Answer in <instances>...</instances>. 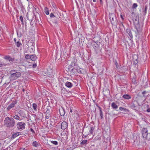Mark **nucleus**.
I'll use <instances>...</instances> for the list:
<instances>
[{"mask_svg":"<svg viewBox=\"0 0 150 150\" xmlns=\"http://www.w3.org/2000/svg\"><path fill=\"white\" fill-rule=\"evenodd\" d=\"M5 126L7 127H13L15 126V121L13 118L9 117H6L4 121Z\"/></svg>","mask_w":150,"mask_h":150,"instance_id":"obj_1","label":"nucleus"},{"mask_svg":"<svg viewBox=\"0 0 150 150\" xmlns=\"http://www.w3.org/2000/svg\"><path fill=\"white\" fill-rule=\"evenodd\" d=\"M10 74L9 78L11 81L17 79L21 75V73L16 70H11L10 72Z\"/></svg>","mask_w":150,"mask_h":150,"instance_id":"obj_2","label":"nucleus"},{"mask_svg":"<svg viewBox=\"0 0 150 150\" xmlns=\"http://www.w3.org/2000/svg\"><path fill=\"white\" fill-rule=\"evenodd\" d=\"M110 19L111 24L115 26L117 25V21L115 15L114 14H111L110 16Z\"/></svg>","mask_w":150,"mask_h":150,"instance_id":"obj_3","label":"nucleus"},{"mask_svg":"<svg viewBox=\"0 0 150 150\" xmlns=\"http://www.w3.org/2000/svg\"><path fill=\"white\" fill-rule=\"evenodd\" d=\"M76 62H71L70 65L68 67V70L71 73L74 74H75L76 71L74 69L75 66H76Z\"/></svg>","mask_w":150,"mask_h":150,"instance_id":"obj_4","label":"nucleus"},{"mask_svg":"<svg viewBox=\"0 0 150 150\" xmlns=\"http://www.w3.org/2000/svg\"><path fill=\"white\" fill-rule=\"evenodd\" d=\"M134 25L135 26V28L137 30V31L135 32L136 34V36H137V35H138L139 34L141 33L142 31V27L141 26L139 22L135 23L134 22Z\"/></svg>","mask_w":150,"mask_h":150,"instance_id":"obj_5","label":"nucleus"},{"mask_svg":"<svg viewBox=\"0 0 150 150\" xmlns=\"http://www.w3.org/2000/svg\"><path fill=\"white\" fill-rule=\"evenodd\" d=\"M25 123L23 122H19L16 125V126L18 129L21 130H22L25 129Z\"/></svg>","mask_w":150,"mask_h":150,"instance_id":"obj_6","label":"nucleus"},{"mask_svg":"<svg viewBox=\"0 0 150 150\" xmlns=\"http://www.w3.org/2000/svg\"><path fill=\"white\" fill-rule=\"evenodd\" d=\"M141 131L143 138L145 139H146L148 134L147 129L146 128H143Z\"/></svg>","mask_w":150,"mask_h":150,"instance_id":"obj_7","label":"nucleus"},{"mask_svg":"<svg viewBox=\"0 0 150 150\" xmlns=\"http://www.w3.org/2000/svg\"><path fill=\"white\" fill-rule=\"evenodd\" d=\"M17 100H13L12 103L10 104L7 108L6 110L7 111H9L11 108L14 107L15 105L17 103Z\"/></svg>","mask_w":150,"mask_h":150,"instance_id":"obj_8","label":"nucleus"},{"mask_svg":"<svg viewBox=\"0 0 150 150\" xmlns=\"http://www.w3.org/2000/svg\"><path fill=\"white\" fill-rule=\"evenodd\" d=\"M50 108H47L45 112V118L47 119H48L51 117V115L52 111L50 110Z\"/></svg>","mask_w":150,"mask_h":150,"instance_id":"obj_9","label":"nucleus"},{"mask_svg":"<svg viewBox=\"0 0 150 150\" xmlns=\"http://www.w3.org/2000/svg\"><path fill=\"white\" fill-rule=\"evenodd\" d=\"M3 58L4 59L8 61L11 64H12L15 60V58H12L9 55L5 56Z\"/></svg>","mask_w":150,"mask_h":150,"instance_id":"obj_10","label":"nucleus"},{"mask_svg":"<svg viewBox=\"0 0 150 150\" xmlns=\"http://www.w3.org/2000/svg\"><path fill=\"white\" fill-rule=\"evenodd\" d=\"M132 15L134 17L133 18L134 23V22H139V16L138 15L133 13H132Z\"/></svg>","mask_w":150,"mask_h":150,"instance_id":"obj_11","label":"nucleus"},{"mask_svg":"<svg viewBox=\"0 0 150 150\" xmlns=\"http://www.w3.org/2000/svg\"><path fill=\"white\" fill-rule=\"evenodd\" d=\"M68 126V124L65 121L63 122L61 124V128L62 129L64 130L67 128Z\"/></svg>","mask_w":150,"mask_h":150,"instance_id":"obj_12","label":"nucleus"},{"mask_svg":"<svg viewBox=\"0 0 150 150\" xmlns=\"http://www.w3.org/2000/svg\"><path fill=\"white\" fill-rule=\"evenodd\" d=\"M75 70H76V71L79 73L84 74L85 71L84 70L82 69H80L79 67H76Z\"/></svg>","mask_w":150,"mask_h":150,"instance_id":"obj_13","label":"nucleus"},{"mask_svg":"<svg viewBox=\"0 0 150 150\" xmlns=\"http://www.w3.org/2000/svg\"><path fill=\"white\" fill-rule=\"evenodd\" d=\"M129 105L130 107L131 108L138 111L137 109V108H138L137 106L135 105V104L134 103H130Z\"/></svg>","mask_w":150,"mask_h":150,"instance_id":"obj_14","label":"nucleus"},{"mask_svg":"<svg viewBox=\"0 0 150 150\" xmlns=\"http://www.w3.org/2000/svg\"><path fill=\"white\" fill-rule=\"evenodd\" d=\"M126 32L127 33L131 39L133 38V35L130 29L129 28H127L126 29Z\"/></svg>","mask_w":150,"mask_h":150,"instance_id":"obj_15","label":"nucleus"},{"mask_svg":"<svg viewBox=\"0 0 150 150\" xmlns=\"http://www.w3.org/2000/svg\"><path fill=\"white\" fill-rule=\"evenodd\" d=\"M96 106L98 107L99 111H100V118L102 119L103 118V112L102 110V109L97 104L96 105Z\"/></svg>","mask_w":150,"mask_h":150,"instance_id":"obj_16","label":"nucleus"},{"mask_svg":"<svg viewBox=\"0 0 150 150\" xmlns=\"http://www.w3.org/2000/svg\"><path fill=\"white\" fill-rule=\"evenodd\" d=\"M60 115L61 116H64L65 114V111L63 108H62L59 110Z\"/></svg>","mask_w":150,"mask_h":150,"instance_id":"obj_17","label":"nucleus"},{"mask_svg":"<svg viewBox=\"0 0 150 150\" xmlns=\"http://www.w3.org/2000/svg\"><path fill=\"white\" fill-rule=\"evenodd\" d=\"M65 86H67V87L69 88H71L73 85L72 83L70 82L67 81L65 83Z\"/></svg>","mask_w":150,"mask_h":150,"instance_id":"obj_18","label":"nucleus"},{"mask_svg":"<svg viewBox=\"0 0 150 150\" xmlns=\"http://www.w3.org/2000/svg\"><path fill=\"white\" fill-rule=\"evenodd\" d=\"M50 17L52 18H56V19H59V18H60V16H59V17L57 16L56 13L55 14V15L53 14V13H51L50 14Z\"/></svg>","mask_w":150,"mask_h":150,"instance_id":"obj_19","label":"nucleus"},{"mask_svg":"<svg viewBox=\"0 0 150 150\" xmlns=\"http://www.w3.org/2000/svg\"><path fill=\"white\" fill-rule=\"evenodd\" d=\"M111 106L113 109H117L118 108L117 105L114 102H113L112 103Z\"/></svg>","mask_w":150,"mask_h":150,"instance_id":"obj_20","label":"nucleus"},{"mask_svg":"<svg viewBox=\"0 0 150 150\" xmlns=\"http://www.w3.org/2000/svg\"><path fill=\"white\" fill-rule=\"evenodd\" d=\"M122 97L126 99H129L131 98V96L128 94L124 95L122 96Z\"/></svg>","mask_w":150,"mask_h":150,"instance_id":"obj_21","label":"nucleus"},{"mask_svg":"<svg viewBox=\"0 0 150 150\" xmlns=\"http://www.w3.org/2000/svg\"><path fill=\"white\" fill-rule=\"evenodd\" d=\"M37 59V57L35 54L30 55V59L33 61H35Z\"/></svg>","mask_w":150,"mask_h":150,"instance_id":"obj_22","label":"nucleus"},{"mask_svg":"<svg viewBox=\"0 0 150 150\" xmlns=\"http://www.w3.org/2000/svg\"><path fill=\"white\" fill-rule=\"evenodd\" d=\"M40 144V142L37 141L34 142L32 143L33 146L35 147H37Z\"/></svg>","mask_w":150,"mask_h":150,"instance_id":"obj_23","label":"nucleus"},{"mask_svg":"<svg viewBox=\"0 0 150 150\" xmlns=\"http://www.w3.org/2000/svg\"><path fill=\"white\" fill-rule=\"evenodd\" d=\"M93 42H94L95 44H93V47L95 49L96 47H97L98 46V45L99 44L100 42L98 41H96V42L95 41H94Z\"/></svg>","mask_w":150,"mask_h":150,"instance_id":"obj_24","label":"nucleus"},{"mask_svg":"<svg viewBox=\"0 0 150 150\" xmlns=\"http://www.w3.org/2000/svg\"><path fill=\"white\" fill-rule=\"evenodd\" d=\"M19 135V134L18 132H16L13 134L11 136V139H13L14 138H16Z\"/></svg>","mask_w":150,"mask_h":150,"instance_id":"obj_25","label":"nucleus"},{"mask_svg":"<svg viewBox=\"0 0 150 150\" xmlns=\"http://www.w3.org/2000/svg\"><path fill=\"white\" fill-rule=\"evenodd\" d=\"M119 110L121 111H123L125 112L129 111V110L128 109H127L125 108H122V107H120Z\"/></svg>","mask_w":150,"mask_h":150,"instance_id":"obj_26","label":"nucleus"},{"mask_svg":"<svg viewBox=\"0 0 150 150\" xmlns=\"http://www.w3.org/2000/svg\"><path fill=\"white\" fill-rule=\"evenodd\" d=\"M13 117L18 120H21V119L20 117H19L18 115H15Z\"/></svg>","mask_w":150,"mask_h":150,"instance_id":"obj_27","label":"nucleus"},{"mask_svg":"<svg viewBox=\"0 0 150 150\" xmlns=\"http://www.w3.org/2000/svg\"><path fill=\"white\" fill-rule=\"evenodd\" d=\"M44 12L46 15H49V14L48 9L47 7L45 8Z\"/></svg>","mask_w":150,"mask_h":150,"instance_id":"obj_28","label":"nucleus"},{"mask_svg":"<svg viewBox=\"0 0 150 150\" xmlns=\"http://www.w3.org/2000/svg\"><path fill=\"white\" fill-rule=\"evenodd\" d=\"M94 129V128L93 127H91L90 130H89V132L90 133L92 134H93V132Z\"/></svg>","mask_w":150,"mask_h":150,"instance_id":"obj_29","label":"nucleus"},{"mask_svg":"<svg viewBox=\"0 0 150 150\" xmlns=\"http://www.w3.org/2000/svg\"><path fill=\"white\" fill-rule=\"evenodd\" d=\"M87 141H88L87 140H83L81 142V144L82 145L86 144H87Z\"/></svg>","mask_w":150,"mask_h":150,"instance_id":"obj_30","label":"nucleus"},{"mask_svg":"<svg viewBox=\"0 0 150 150\" xmlns=\"http://www.w3.org/2000/svg\"><path fill=\"white\" fill-rule=\"evenodd\" d=\"M51 142L52 144L55 145H57L58 144V142L56 141H51Z\"/></svg>","mask_w":150,"mask_h":150,"instance_id":"obj_31","label":"nucleus"},{"mask_svg":"<svg viewBox=\"0 0 150 150\" xmlns=\"http://www.w3.org/2000/svg\"><path fill=\"white\" fill-rule=\"evenodd\" d=\"M37 105L35 103H34L33 104V109L34 110H35L36 111L37 110V109H37Z\"/></svg>","mask_w":150,"mask_h":150,"instance_id":"obj_32","label":"nucleus"},{"mask_svg":"<svg viewBox=\"0 0 150 150\" xmlns=\"http://www.w3.org/2000/svg\"><path fill=\"white\" fill-rule=\"evenodd\" d=\"M20 19L21 22V23L23 25H24L23 18L22 16H21L20 17Z\"/></svg>","mask_w":150,"mask_h":150,"instance_id":"obj_33","label":"nucleus"},{"mask_svg":"<svg viewBox=\"0 0 150 150\" xmlns=\"http://www.w3.org/2000/svg\"><path fill=\"white\" fill-rule=\"evenodd\" d=\"M134 63L135 65L138 62V61L137 59H133Z\"/></svg>","mask_w":150,"mask_h":150,"instance_id":"obj_34","label":"nucleus"},{"mask_svg":"<svg viewBox=\"0 0 150 150\" xmlns=\"http://www.w3.org/2000/svg\"><path fill=\"white\" fill-rule=\"evenodd\" d=\"M6 65V64L5 63L0 62V67H4Z\"/></svg>","mask_w":150,"mask_h":150,"instance_id":"obj_35","label":"nucleus"},{"mask_svg":"<svg viewBox=\"0 0 150 150\" xmlns=\"http://www.w3.org/2000/svg\"><path fill=\"white\" fill-rule=\"evenodd\" d=\"M16 44L17 47H19L21 45V43L19 41H18L17 42H16Z\"/></svg>","mask_w":150,"mask_h":150,"instance_id":"obj_36","label":"nucleus"},{"mask_svg":"<svg viewBox=\"0 0 150 150\" xmlns=\"http://www.w3.org/2000/svg\"><path fill=\"white\" fill-rule=\"evenodd\" d=\"M147 7L146 6H145V7L144 8V10H143V11H144V14H146V13L147 11Z\"/></svg>","mask_w":150,"mask_h":150,"instance_id":"obj_37","label":"nucleus"},{"mask_svg":"<svg viewBox=\"0 0 150 150\" xmlns=\"http://www.w3.org/2000/svg\"><path fill=\"white\" fill-rule=\"evenodd\" d=\"M132 82L134 84H136L137 83L136 80L135 79V78H133L132 79Z\"/></svg>","mask_w":150,"mask_h":150,"instance_id":"obj_38","label":"nucleus"},{"mask_svg":"<svg viewBox=\"0 0 150 150\" xmlns=\"http://www.w3.org/2000/svg\"><path fill=\"white\" fill-rule=\"evenodd\" d=\"M30 55L29 54H27L25 56V58L26 59H30Z\"/></svg>","mask_w":150,"mask_h":150,"instance_id":"obj_39","label":"nucleus"},{"mask_svg":"<svg viewBox=\"0 0 150 150\" xmlns=\"http://www.w3.org/2000/svg\"><path fill=\"white\" fill-rule=\"evenodd\" d=\"M137 6V5L136 3H134L132 6V8H136Z\"/></svg>","mask_w":150,"mask_h":150,"instance_id":"obj_40","label":"nucleus"},{"mask_svg":"<svg viewBox=\"0 0 150 150\" xmlns=\"http://www.w3.org/2000/svg\"><path fill=\"white\" fill-rule=\"evenodd\" d=\"M54 19L55 20L53 21V23L55 24H57L58 23V21H57V19H56V18H54Z\"/></svg>","mask_w":150,"mask_h":150,"instance_id":"obj_41","label":"nucleus"},{"mask_svg":"<svg viewBox=\"0 0 150 150\" xmlns=\"http://www.w3.org/2000/svg\"><path fill=\"white\" fill-rule=\"evenodd\" d=\"M30 47L31 49L32 50V51H33L34 50V46L33 45V44H32V45L30 46Z\"/></svg>","mask_w":150,"mask_h":150,"instance_id":"obj_42","label":"nucleus"},{"mask_svg":"<svg viewBox=\"0 0 150 150\" xmlns=\"http://www.w3.org/2000/svg\"><path fill=\"white\" fill-rule=\"evenodd\" d=\"M146 93V92L145 91H144L142 92V93L143 95V96H144V97L145 96L144 95H145V94Z\"/></svg>","mask_w":150,"mask_h":150,"instance_id":"obj_43","label":"nucleus"},{"mask_svg":"<svg viewBox=\"0 0 150 150\" xmlns=\"http://www.w3.org/2000/svg\"><path fill=\"white\" fill-rule=\"evenodd\" d=\"M37 66V64L36 63H35V64H34L33 65V68H35Z\"/></svg>","mask_w":150,"mask_h":150,"instance_id":"obj_44","label":"nucleus"},{"mask_svg":"<svg viewBox=\"0 0 150 150\" xmlns=\"http://www.w3.org/2000/svg\"><path fill=\"white\" fill-rule=\"evenodd\" d=\"M30 130L33 133V134L35 133V132L34 131L32 128H31L30 129Z\"/></svg>","mask_w":150,"mask_h":150,"instance_id":"obj_45","label":"nucleus"},{"mask_svg":"<svg viewBox=\"0 0 150 150\" xmlns=\"http://www.w3.org/2000/svg\"><path fill=\"white\" fill-rule=\"evenodd\" d=\"M115 65H116V68H117L118 67V64L117 62H115Z\"/></svg>","mask_w":150,"mask_h":150,"instance_id":"obj_46","label":"nucleus"},{"mask_svg":"<svg viewBox=\"0 0 150 150\" xmlns=\"http://www.w3.org/2000/svg\"><path fill=\"white\" fill-rule=\"evenodd\" d=\"M56 14L58 17L59 16H60V17L61 16V14L59 13L58 12L57 14Z\"/></svg>","mask_w":150,"mask_h":150,"instance_id":"obj_47","label":"nucleus"},{"mask_svg":"<svg viewBox=\"0 0 150 150\" xmlns=\"http://www.w3.org/2000/svg\"><path fill=\"white\" fill-rule=\"evenodd\" d=\"M146 111L148 112H150V108H148L146 110Z\"/></svg>","mask_w":150,"mask_h":150,"instance_id":"obj_48","label":"nucleus"},{"mask_svg":"<svg viewBox=\"0 0 150 150\" xmlns=\"http://www.w3.org/2000/svg\"><path fill=\"white\" fill-rule=\"evenodd\" d=\"M20 150H27L24 148H21L20 149Z\"/></svg>","mask_w":150,"mask_h":150,"instance_id":"obj_49","label":"nucleus"},{"mask_svg":"<svg viewBox=\"0 0 150 150\" xmlns=\"http://www.w3.org/2000/svg\"><path fill=\"white\" fill-rule=\"evenodd\" d=\"M120 17L122 19V20H124V18H123V16H122V15H120Z\"/></svg>","mask_w":150,"mask_h":150,"instance_id":"obj_50","label":"nucleus"},{"mask_svg":"<svg viewBox=\"0 0 150 150\" xmlns=\"http://www.w3.org/2000/svg\"><path fill=\"white\" fill-rule=\"evenodd\" d=\"M121 25H122L123 27H124V25H123V23H121L120 24V26Z\"/></svg>","mask_w":150,"mask_h":150,"instance_id":"obj_51","label":"nucleus"},{"mask_svg":"<svg viewBox=\"0 0 150 150\" xmlns=\"http://www.w3.org/2000/svg\"><path fill=\"white\" fill-rule=\"evenodd\" d=\"M64 89H65L64 88H62L61 90L62 92L63 90L64 91Z\"/></svg>","mask_w":150,"mask_h":150,"instance_id":"obj_52","label":"nucleus"},{"mask_svg":"<svg viewBox=\"0 0 150 150\" xmlns=\"http://www.w3.org/2000/svg\"><path fill=\"white\" fill-rule=\"evenodd\" d=\"M87 136H86H86H83V137H82V138H85V137H87Z\"/></svg>","mask_w":150,"mask_h":150,"instance_id":"obj_53","label":"nucleus"},{"mask_svg":"<svg viewBox=\"0 0 150 150\" xmlns=\"http://www.w3.org/2000/svg\"><path fill=\"white\" fill-rule=\"evenodd\" d=\"M70 112H72V110L71 109V108H70Z\"/></svg>","mask_w":150,"mask_h":150,"instance_id":"obj_54","label":"nucleus"},{"mask_svg":"<svg viewBox=\"0 0 150 150\" xmlns=\"http://www.w3.org/2000/svg\"><path fill=\"white\" fill-rule=\"evenodd\" d=\"M14 41L16 43V42H16V38H14Z\"/></svg>","mask_w":150,"mask_h":150,"instance_id":"obj_55","label":"nucleus"},{"mask_svg":"<svg viewBox=\"0 0 150 150\" xmlns=\"http://www.w3.org/2000/svg\"><path fill=\"white\" fill-rule=\"evenodd\" d=\"M22 91L23 92H24L25 91V90L24 88H23L22 89Z\"/></svg>","mask_w":150,"mask_h":150,"instance_id":"obj_56","label":"nucleus"},{"mask_svg":"<svg viewBox=\"0 0 150 150\" xmlns=\"http://www.w3.org/2000/svg\"><path fill=\"white\" fill-rule=\"evenodd\" d=\"M101 4L102 3V0H100Z\"/></svg>","mask_w":150,"mask_h":150,"instance_id":"obj_57","label":"nucleus"},{"mask_svg":"<svg viewBox=\"0 0 150 150\" xmlns=\"http://www.w3.org/2000/svg\"><path fill=\"white\" fill-rule=\"evenodd\" d=\"M93 0V2H96V0Z\"/></svg>","mask_w":150,"mask_h":150,"instance_id":"obj_58","label":"nucleus"},{"mask_svg":"<svg viewBox=\"0 0 150 150\" xmlns=\"http://www.w3.org/2000/svg\"><path fill=\"white\" fill-rule=\"evenodd\" d=\"M56 59H57V55L56 54Z\"/></svg>","mask_w":150,"mask_h":150,"instance_id":"obj_59","label":"nucleus"},{"mask_svg":"<svg viewBox=\"0 0 150 150\" xmlns=\"http://www.w3.org/2000/svg\"><path fill=\"white\" fill-rule=\"evenodd\" d=\"M8 148H6V149L5 150H8Z\"/></svg>","mask_w":150,"mask_h":150,"instance_id":"obj_60","label":"nucleus"},{"mask_svg":"<svg viewBox=\"0 0 150 150\" xmlns=\"http://www.w3.org/2000/svg\"><path fill=\"white\" fill-rule=\"evenodd\" d=\"M4 77V76H3L1 78V79H3Z\"/></svg>","mask_w":150,"mask_h":150,"instance_id":"obj_61","label":"nucleus"},{"mask_svg":"<svg viewBox=\"0 0 150 150\" xmlns=\"http://www.w3.org/2000/svg\"><path fill=\"white\" fill-rule=\"evenodd\" d=\"M30 23V24L31 25V24H32V23Z\"/></svg>","mask_w":150,"mask_h":150,"instance_id":"obj_62","label":"nucleus"},{"mask_svg":"<svg viewBox=\"0 0 150 150\" xmlns=\"http://www.w3.org/2000/svg\"><path fill=\"white\" fill-rule=\"evenodd\" d=\"M30 23V24L31 25V24H32V23Z\"/></svg>","mask_w":150,"mask_h":150,"instance_id":"obj_63","label":"nucleus"},{"mask_svg":"<svg viewBox=\"0 0 150 150\" xmlns=\"http://www.w3.org/2000/svg\"><path fill=\"white\" fill-rule=\"evenodd\" d=\"M35 10H36V8H35Z\"/></svg>","mask_w":150,"mask_h":150,"instance_id":"obj_64","label":"nucleus"}]
</instances>
